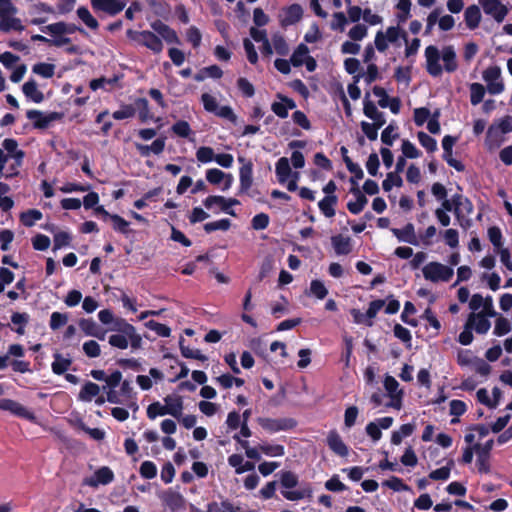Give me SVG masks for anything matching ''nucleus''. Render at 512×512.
I'll use <instances>...</instances> for the list:
<instances>
[{"mask_svg": "<svg viewBox=\"0 0 512 512\" xmlns=\"http://www.w3.org/2000/svg\"><path fill=\"white\" fill-rule=\"evenodd\" d=\"M403 185L402 177L397 172H389L386 179L382 182V188L385 192H389L393 186L401 187Z\"/></svg>", "mask_w": 512, "mask_h": 512, "instance_id": "nucleus-48", "label": "nucleus"}, {"mask_svg": "<svg viewBox=\"0 0 512 512\" xmlns=\"http://www.w3.org/2000/svg\"><path fill=\"white\" fill-rule=\"evenodd\" d=\"M238 161L242 163L239 169V190L240 193H247L253 184V163L242 156L238 157Z\"/></svg>", "mask_w": 512, "mask_h": 512, "instance_id": "nucleus-14", "label": "nucleus"}, {"mask_svg": "<svg viewBox=\"0 0 512 512\" xmlns=\"http://www.w3.org/2000/svg\"><path fill=\"white\" fill-rule=\"evenodd\" d=\"M476 319L474 320L473 329H475L478 334H485L491 327L490 321L487 319V316L484 314H475Z\"/></svg>", "mask_w": 512, "mask_h": 512, "instance_id": "nucleus-58", "label": "nucleus"}, {"mask_svg": "<svg viewBox=\"0 0 512 512\" xmlns=\"http://www.w3.org/2000/svg\"><path fill=\"white\" fill-rule=\"evenodd\" d=\"M11 322L18 326L15 332L19 335H23L25 333V326L29 322V315L27 313L14 312L11 315Z\"/></svg>", "mask_w": 512, "mask_h": 512, "instance_id": "nucleus-43", "label": "nucleus"}, {"mask_svg": "<svg viewBox=\"0 0 512 512\" xmlns=\"http://www.w3.org/2000/svg\"><path fill=\"white\" fill-rule=\"evenodd\" d=\"M486 15L491 16L496 22H502L508 14V9L500 0H479Z\"/></svg>", "mask_w": 512, "mask_h": 512, "instance_id": "nucleus-15", "label": "nucleus"}, {"mask_svg": "<svg viewBox=\"0 0 512 512\" xmlns=\"http://www.w3.org/2000/svg\"><path fill=\"white\" fill-rule=\"evenodd\" d=\"M196 158L201 163H209L211 161H214V150L211 147L202 146L197 149Z\"/></svg>", "mask_w": 512, "mask_h": 512, "instance_id": "nucleus-63", "label": "nucleus"}, {"mask_svg": "<svg viewBox=\"0 0 512 512\" xmlns=\"http://www.w3.org/2000/svg\"><path fill=\"white\" fill-rule=\"evenodd\" d=\"M119 78L120 77L118 75H114L112 78L100 77L92 79L90 81L89 86L93 91H96L100 88H105V85L113 86L115 83L119 81Z\"/></svg>", "mask_w": 512, "mask_h": 512, "instance_id": "nucleus-57", "label": "nucleus"}, {"mask_svg": "<svg viewBox=\"0 0 512 512\" xmlns=\"http://www.w3.org/2000/svg\"><path fill=\"white\" fill-rule=\"evenodd\" d=\"M331 243L337 255H348L352 251L351 239L341 234L331 237Z\"/></svg>", "mask_w": 512, "mask_h": 512, "instance_id": "nucleus-24", "label": "nucleus"}, {"mask_svg": "<svg viewBox=\"0 0 512 512\" xmlns=\"http://www.w3.org/2000/svg\"><path fill=\"white\" fill-rule=\"evenodd\" d=\"M259 450L267 456L276 457L283 456L285 454V448L283 445H271L263 444L259 446Z\"/></svg>", "mask_w": 512, "mask_h": 512, "instance_id": "nucleus-59", "label": "nucleus"}, {"mask_svg": "<svg viewBox=\"0 0 512 512\" xmlns=\"http://www.w3.org/2000/svg\"><path fill=\"white\" fill-rule=\"evenodd\" d=\"M328 447L338 456L347 457L349 454L348 446L343 442L337 430H330L327 436Z\"/></svg>", "mask_w": 512, "mask_h": 512, "instance_id": "nucleus-19", "label": "nucleus"}, {"mask_svg": "<svg viewBox=\"0 0 512 512\" xmlns=\"http://www.w3.org/2000/svg\"><path fill=\"white\" fill-rule=\"evenodd\" d=\"M42 217H43V214L40 210L29 209L20 214V221L24 226L32 227V226H34L35 222L41 220Z\"/></svg>", "mask_w": 512, "mask_h": 512, "instance_id": "nucleus-38", "label": "nucleus"}, {"mask_svg": "<svg viewBox=\"0 0 512 512\" xmlns=\"http://www.w3.org/2000/svg\"><path fill=\"white\" fill-rule=\"evenodd\" d=\"M284 17L280 20L282 27L293 25L301 20L303 9L299 4H291L283 9Z\"/></svg>", "mask_w": 512, "mask_h": 512, "instance_id": "nucleus-21", "label": "nucleus"}, {"mask_svg": "<svg viewBox=\"0 0 512 512\" xmlns=\"http://www.w3.org/2000/svg\"><path fill=\"white\" fill-rule=\"evenodd\" d=\"M226 198L220 195H210L203 200V205L208 210H214L217 207L219 210L225 213Z\"/></svg>", "mask_w": 512, "mask_h": 512, "instance_id": "nucleus-41", "label": "nucleus"}, {"mask_svg": "<svg viewBox=\"0 0 512 512\" xmlns=\"http://www.w3.org/2000/svg\"><path fill=\"white\" fill-rule=\"evenodd\" d=\"M307 56H309L308 46L304 43H300L293 51L290 62L294 67H300L304 64V60Z\"/></svg>", "mask_w": 512, "mask_h": 512, "instance_id": "nucleus-35", "label": "nucleus"}, {"mask_svg": "<svg viewBox=\"0 0 512 512\" xmlns=\"http://www.w3.org/2000/svg\"><path fill=\"white\" fill-rule=\"evenodd\" d=\"M51 241L47 235L37 234L32 238V246L35 250L45 251L50 247Z\"/></svg>", "mask_w": 512, "mask_h": 512, "instance_id": "nucleus-64", "label": "nucleus"}, {"mask_svg": "<svg viewBox=\"0 0 512 512\" xmlns=\"http://www.w3.org/2000/svg\"><path fill=\"white\" fill-rule=\"evenodd\" d=\"M33 73L43 77L52 78L55 73V65L51 63L39 62L32 67Z\"/></svg>", "mask_w": 512, "mask_h": 512, "instance_id": "nucleus-42", "label": "nucleus"}, {"mask_svg": "<svg viewBox=\"0 0 512 512\" xmlns=\"http://www.w3.org/2000/svg\"><path fill=\"white\" fill-rule=\"evenodd\" d=\"M83 352L89 358H96L101 354L100 345L95 340H89L83 344Z\"/></svg>", "mask_w": 512, "mask_h": 512, "instance_id": "nucleus-62", "label": "nucleus"}, {"mask_svg": "<svg viewBox=\"0 0 512 512\" xmlns=\"http://www.w3.org/2000/svg\"><path fill=\"white\" fill-rule=\"evenodd\" d=\"M476 319V316L474 313H471L467 319V322L464 326V330L459 334L458 342L464 346L470 345L473 341V326H474V320Z\"/></svg>", "mask_w": 512, "mask_h": 512, "instance_id": "nucleus-31", "label": "nucleus"}, {"mask_svg": "<svg viewBox=\"0 0 512 512\" xmlns=\"http://www.w3.org/2000/svg\"><path fill=\"white\" fill-rule=\"evenodd\" d=\"M441 58L444 62V69L448 73H453L458 68L456 52L453 46H445L442 50Z\"/></svg>", "mask_w": 512, "mask_h": 512, "instance_id": "nucleus-26", "label": "nucleus"}, {"mask_svg": "<svg viewBox=\"0 0 512 512\" xmlns=\"http://www.w3.org/2000/svg\"><path fill=\"white\" fill-rule=\"evenodd\" d=\"M53 39H49L43 35L35 34L31 36V40L35 42L46 43L49 46L62 47L71 42L70 38H57L56 36H52Z\"/></svg>", "mask_w": 512, "mask_h": 512, "instance_id": "nucleus-40", "label": "nucleus"}, {"mask_svg": "<svg viewBox=\"0 0 512 512\" xmlns=\"http://www.w3.org/2000/svg\"><path fill=\"white\" fill-rule=\"evenodd\" d=\"M470 89V102L472 105H478L483 101L486 93V88L481 83H471Z\"/></svg>", "mask_w": 512, "mask_h": 512, "instance_id": "nucleus-39", "label": "nucleus"}, {"mask_svg": "<svg viewBox=\"0 0 512 512\" xmlns=\"http://www.w3.org/2000/svg\"><path fill=\"white\" fill-rule=\"evenodd\" d=\"M28 13L31 16H35L31 19L30 23L33 25H42L47 22V17L43 16L44 14H55V9L45 3V2H37L33 3L28 7Z\"/></svg>", "mask_w": 512, "mask_h": 512, "instance_id": "nucleus-17", "label": "nucleus"}, {"mask_svg": "<svg viewBox=\"0 0 512 512\" xmlns=\"http://www.w3.org/2000/svg\"><path fill=\"white\" fill-rule=\"evenodd\" d=\"M114 480L113 471L107 467L103 466L97 469L94 472V475L91 477H86L83 479L82 485L89 487H97L99 484L108 485Z\"/></svg>", "mask_w": 512, "mask_h": 512, "instance_id": "nucleus-16", "label": "nucleus"}, {"mask_svg": "<svg viewBox=\"0 0 512 512\" xmlns=\"http://www.w3.org/2000/svg\"><path fill=\"white\" fill-rule=\"evenodd\" d=\"M382 485L389 489L400 492V491H411L410 486L405 484L403 480L396 476H391L389 479L382 482Z\"/></svg>", "mask_w": 512, "mask_h": 512, "instance_id": "nucleus-49", "label": "nucleus"}, {"mask_svg": "<svg viewBox=\"0 0 512 512\" xmlns=\"http://www.w3.org/2000/svg\"><path fill=\"white\" fill-rule=\"evenodd\" d=\"M95 12H103L109 16H116L124 10L127 2L125 0H90Z\"/></svg>", "mask_w": 512, "mask_h": 512, "instance_id": "nucleus-12", "label": "nucleus"}, {"mask_svg": "<svg viewBox=\"0 0 512 512\" xmlns=\"http://www.w3.org/2000/svg\"><path fill=\"white\" fill-rule=\"evenodd\" d=\"M464 20L470 30L476 29L481 22V11L477 5H471L466 8Z\"/></svg>", "mask_w": 512, "mask_h": 512, "instance_id": "nucleus-29", "label": "nucleus"}, {"mask_svg": "<svg viewBox=\"0 0 512 512\" xmlns=\"http://www.w3.org/2000/svg\"><path fill=\"white\" fill-rule=\"evenodd\" d=\"M257 423L261 426L262 429L269 433L293 430L298 425V422L291 417H284L278 419L258 417Z\"/></svg>", "mask_w": 512, "mask_h": 512, "instance_id": "nucleus-6", "label": "nucleus"}, {"mask_svg": "<svg viewBox=\"0 0 512 512\" xmlns=\"http://www.w3.org/2000/svg\"><path fill=\"white\" fill-rule=\"evenodd\" d=\"M511 331V324L509 320L503 316L497 318L494 327V334L496 336H504Z\"/></svg>", "mask_w": 512, "mask_h": 512, "instance_id": "nucleus-60", "label": "nucleus"}, {"mask_svg": "<svg viewBox=\"0 0 512 512\" xmlns=\"http://www.w3.org/2000/svg\"><path fill=\"white\" fill-rule=\"evenodd\" d=\"M458 138L451 135H446L442 139V148L443 155L442 158L447 162V164L453 167L458 172H463L465 170V165L453 158V146L457 142Z\"/></svg>", "mask_w": 512, "mask_h": 512, "instance_id": "nucleus-13", "label": "nucleus"}, {"mask_svg": "<svg viewBox=\"0 0 512 512\" xmlns=\"http://www.w3.org/2000/svg\"><path fill=\"white\" fill-rule=\"evenodd\" d=\"M25 152L19 150L12 155L14 162L9 166L7 172L2 174L5 178H13L19 175V168L22 166Z\"/></svg>", "mask_w": 512, "mask_h": 512, "instance_id": "nucleus-34", "label": "nucleus"}, {"mask_svg": "<svg viewBox=\"0 0 512 512\" xmlns=\"http://www.w3.org/2000/svg\"><path fill=\"white\" fill-rule=\"evenodd\" d=\"M126 35L130 40L150 49L154 53H160L163 50L162 40L151 31H135L128 29Z\"/></svg>", "mask_w": 512, "mask_h": 512, "instance_id": "nucleus-4", "label": "nucleus"}, {"mask_svg": "<svg viewBox=\"0 0 512 512\" xmlns=\"http://www.w3.org/2000/svg\"><path fill=\"white\" fill-rule=\"evenodd\" d=\"M43 33L49 34L51 36H56L57 38H66L64 35L73 34L75 32H79L83 35H87L84 28L77 26L74 23H66L63 21H59L56 23L49 24L47 26H43L40 28Z\"/></svg>", "mask_w": 512, "mask_h": 512, "instance_id": "nucleus-9", "label": "nucleus"}, {"mask_svg": "<svg viewBox=\"0 0 512 512\" xmlns=\"http://www.w3.org/2000/svg\"><path fill=\"white\" fill-rule=\"evenodd\" d=\"M109 221L112 222V227L115 231L128 235L130 233V223L118 214H113Z\"/></svg>", "mask_w": 512, "mask_h": 512, "instance_id": "nucleus-47", "label": "nucleus"}, {"mask_svg": "<svg viewBox=\"0 0 512 512\" xmlns=\"http://www.w3.org/2000/svg\"><path fill=\"white\" fill-rule=\"evenodd\" d=\"M78 18L91 30L99 28L98 20L91 14L86 6H80L77 11Z\"/></svg>", "mask_w": 512, "mask_h": 512, "instance_id": "nucleus-32", "label": "nucleus"}, {"mask_svg": "<svg viewBox=\"0 0 512 512\" xmlns=\"http://www.w3.org/2000/svg\"><path fill=\"white\" fill-rule=\"evenodd\" d=\"M17 7L12 0H0V31L8 33L10 31L22 32L25 27L21 19L15 17Z\"/></svg>", "mask_w": 512, "mask_h": 512, "instance_id": "nucleus-2", "label": "nucleus"}, {"mask_svg": "<svg viewBox=\"0 0 512 512\" xmlns=\"http://www.w3.org/2000/svg\"><path fill=\"white\" fill-rule=\"evenodd\" d=\"M473 211L474 205L468 197L458 193L454 194V215L461 227L465 229L470 227L471 220L465 216H470Z\"/></svg>", "mask_w": 512, "mask_h": 512, "instance_id": "nucleus-5", "label": "nucleus"}, {"mask_svg": "<svg viewBox=\"0 0 512 512\" xmlns=\"http://www.w3.org/2000/svg\"><path fill=\"white\" fill-rule=\"evenodd\" d=\"M139 111V119L141 122H147L149 119H152V114L149 109V102L146 98H138L135 101V109Z\"/></svg>", "mask_w": 512, "mask_h": 512, "instance_id": "nucleus-46", "label": "nucleus"}, {"mask_svg": "<svg viewBox=\"0 0 512 512\" xmlns=\"http://www.w3.org/2000/svg\"><path fill=\"white\" fill-rule=\"evenodd\" d=\"M337 203L338 197L336 195H326L318 202V207L325 217L332 218L335 216Z\"/></svg>", "mask_w": 512, "mask_h": 512, "instance_id": "nucleus-28", "label": "nucleus"}, {"mask_svg": "<svg viewBox=\"0 0 512 512\" xmlns=\"http://www.w3.org/2000/svg\"><path fill=\"white\" fill-rule=\"evenodd\" d=\"M165 406L168 410V415L180 419L183 410V400L178 395H167L164 398Z\"/></svg>", "mask_w": 512, "mask_h": 512, "instance_id": "nucleus-23", "label": "nucleus"}, {"mask_svg": "<svg viewBox=\"0 0 512 512\" xmlns=\"http://www.w3.org/2000/svg\"><path fill=\"white\" fill-rule=\"evenodd\" d=\"M276 176L279 183L284 184L292 174V170L289 165V160L286 157H281L276 162L275 168Z\"/></svg>", "mask_w": 512, "mask_h": 512, "instance_id": "nucleus-30", "label": "nucleus"}, {"mask_svg": "<svg viewBox=\"0 0 512 512\" xmlns=\"http://www.w3.org/2000/svg\"><path fill=\"white\" fill-rule=\"evenodd\" d=\"M512 132V116L506 115L498 120L497 123H493L488 127L486 133V143L490 146L499 147L503 141L502 134H508Z\"/></svg>", "mask_w": 512, "mask_h": 512, "instance_id": "nucleus-3", "label": "nucleus"}, {"mask_svg": "<svg viewBox=\"0 0 512 512\" xmlns=\"http://www.w3.org/2000/svg\"><path fill=\"white\" fill-rule=\"evenodd\" d=\"M71 364V359L64 358L60 353H55L51 368L54 374L63 375L70 368Z\"/></svg>", "mask_w": 512, "mask_h": 512, "instance_id": "nucleus-33", "label": "nucleus"}, {"mask_svg": "<svg viewBox=\"0 0 512 512\" xmlns=\"http://www.w3.org/2000/svg\"><path fill=\"white\" fill-rule=\"evenodd\" d=\"M411 1L410 0H399L396 4V9L399 10L397 14V20L399 23H405L410 17L411 10Z\"/></svg>", "mask_w": 512, "mask_h": 512, "instance_id": "nucleus-44", "label": "nucleus"}, {"mask_svg": "<svg viewBox=\"0 0 512 512\" xmlns=\"http://www.w3.org/2000/svg\"><path fill=\"white\" fill-rule=\"evenodd\" d=\"M299 483L298 476L292 471H283L280 475V485L282 496L289 501H298L312 496V489L310 486L304 487L300 490L291 491Z\"/></svg>", "mask_w": 512, "mask_h": 512, "instance_id": "nucleus-1", "label": "nucleus"}, {"mask_svg": "<svg viewBox=\"0 0 512 512\" xmlns=\"http://www.w3.org/2000/svg\"><path fill=\"white\" fill-rule=\"evenodd\" d=\"M209 512H254L245 511L241 506L235 505L229 499H223L221 502H209Z\"/></svg>", "mask_w": 512, "mask_h": 512, "instance_id": "nucleus-25", "label": "nucleus"}, {"mask_svg": "<svg viewBox=\"0 0 512 512\" xmlns=\"http://www.w3.org/2000/svg\"><path fill=\"white\" fill-rule=\"evenodd\" d=\"M184 341H185V339L183 337H180L179 348H180V351H181V354L183 357L188 358V359H196V360H199L202 362L208 360V357L206 355L202 354L200 350H198V349L192 350L189 347L185 346Z\"/></svg>", "mask_w": 512, "mask_h": 512, "instance_id": "nucleus-37", "label": "nucleus"}, {"mask_svg": "<svg viewBox=\"0 0 512 512\" xmlns=\"http://www.w3.org/2000/svg\"><path fill=\"white\" fill-rule=\"evenodd\" d=\"M68 322V314L61 312H53L50 316L49 326L55 331L66 325Z\"/></svg>", "mask_w": 512, "mask_h": 512, "instance_id": "nucleus-53", "label": "nucleus"}, {"mask_svg": "<svg viewBox=\"0 0 512 512\" xmlns=\"http://www.w3.org/2000/svg\"><path fill=\"white\" fill-rule=\"evenodd\" d=\"M22 91L24 95L34 103H41L44 100V94L38 89L34 79L25 82L22 86Z\"/></svg>", "mask_w": 512, "mask_h": 512, "instance_id": "nucleus-27", "label": "nucleus"}, {"mask_svg": "<svg viewBox=\"0 0 512 512\" xmlns=\"http://www.w3.org/2000/svg\"><path fill=\"white\" fill-rule=\"evenodd\" d=\"M416 312V308L414 304L410 301L405 302L403 312L401 313V320L405 324H408L412 327H416L418 325V321L413 318H409V314H414Z\"/></svg>", "mask_w": 512, "mask_h": 512, "instance_id": "nucleus-55", "label": "nucleus"}, {"mask_svg": "<svg viewBox=\"0 0 512 512\" xmlns=\"http://www.w3.org/2000/svg\"><path fill=\"white\" fill-rule=\"evenodd\" d=\"M0 410L9 411L13 415L27 420H35L33 412L28 410L19 402L12 399H0Z\"/></svg>", "mask_w": 512, "mask_h": 512, "instance_id": "nucleus-18", "label": "nucleus"}, {"mask_svg": "<svg viewBox=\"0 0 512 512\" xmlns=\"http://www.w3.org/2000/svg\"><path fill=\"white\" fill-rule=\"evenodd\" d=\"M231 227V221L228 218H223L217 221L208 222L204 224L203 229L206 233H212L217 230L227 231Z\"/></svg>", "mask_w": 512, "mask_h": 512, "instance_id": "nucleus-45", "label": "nucleus"}, {"mask_svg": "<svg viewBox=\"0 0 512 512\" xmlns=\"http://www.w3.org/2000/svg\"><path fill=\"white\" fill-rule=\"evenodd\" d=\"M454 465L453 460H449L446 466L433 470L429 473L432 480H447L450 477L451 467Z\"/></svg>", "mask_w": 512, "mask_h": 512, "instance_id": "nucleus-51", "label": "nucleus"}, {"mask_svg": "<svg viewBox=\"0 0 512 512\" xmlns=\"http://www.w3.org/2000/svg\"><path fill=\"white\" fill-rule=\"evenodd\" d=\"M393 235L400 241L414 246L419 245V240L415 233V227L412 223H407L402 229L391 228Z\"/></svg>", "mask_w": 512, "mask_h": 512, "instance_id": "nucleus-20", "label": "nucleus"}, {"mask_svg": "<svg viewBox=\"0 0 512 512\" xmlns=\"http://www.w3.org/2000/svg\"><path fill=\"white\" fill-rule=\"evenodd\" d=\"M171 131L181 138H187L192 133L190 124L185 120H178L171 126Z\"/></svg>", "mask_w": 512, "mask_h": 512, "instance_id": "nucleus-50", "label": "nucleus"}, {"mask_svg": "<svg viewBox=\"0 0 512 512\" xmlns=\"http://www.w3.org/2000/svg\"><path fill=\"white\" fill-rule=\"evenodd\" d=\"M424 55L426 58L427 73L432 77L441 76L443 68L440 64L441 54L439 49L434 45H429L425 48Z\"/></svg>", "mask_w": 512, "mask_h": 512, "instance_id": "nucleus-11", "label": "nucleus"}, {"mask_svg": "<svg viewBox=\"0 0 512 512\" xmlns=\"http://www.w3.org/2000/svg\"><path fill=\"white\" fill-rule=\"evenodd\" d=\"M26 117L29 120H33V127L35 129L44 130L49 127L51 122L60 120L63 117V113L60 112H50L48 114H44L40 110L31 109L26 112Z\"/></svg>", "mask_w": 512, "mask_h": 512, "instance_id": "nucleus-10", "label": "nucleus"}, {"mask_svg": "<svg viewBox=\"0 0 512 512\" xmlns=\"http://www.w3.org/2000/svg\"><path fill=\"white\" fill-rule=\"evenodd\" d=\"M145 326L161 337H169L171 334L170 327L155 320H149L145 323Z\"/></svg>", "mask_w": 512, "mask_h": 512, "instance_id": "nucleus-54", "label": "nucleus"}, {"mask_svg": "<svg viewBox=\"0 0 512 512\" xmlns=\"http://www.w3.org/2000/svg\"><path fill=\"white\" fill-rule=\"evenodd\" d=\"M166 137L161 136L155 139L150 145L136 143V149L142 157H148L150 153L155 155L161 154L165 149Z\"/></svg>", "mask_w": 512, "mask_h": 512, "instance_id": "nucleus-22", "label": "nucleus"}, {"mask_svg": "<svg viewBox=\"0 0 512 512\" xmlns=\"http://www.w3.org/2000/svg\"><path fill=\"white\" fill-rule=\"evenodd\" d=\"M140 475L145 479H153L157 475V467L152 461H144L140 465Z\"/></svg>", "mask_w": 512, "mask_h": 512, "instance_id": "nucleus-61", "label": "nucleus"}, {"mask_svg": "<svg viewBox=\"0 0 512 512\" xmlns=\"http://www.w3.org/2000/svg\"><path fill=\"white\" fill-rule=\"evenodd\" d=\"M100 392V387L91 381L86 382L80 390L79 398L82 401L90 402Z\"/></svg>", "mask_w": 512, "mask_h": 512, "instance_id": "nucleus-36", "label": "nucleus"}, {"mask_svg": "<svg viewBox=\"0 0 512 512\" xmlns=\"http://www.w3.org/2000/svg\"><path fill=\"white\" fill-rule=\"evenodd\" d=\"M390 43H395L399 37H402L405 42L408 41L407 33L402 30L399 26H390L387 28L384 34Z\"/></svg>", "mask_w": 512, "mask_h": 512, "instance_id": "nucleus-56", "label": "nucleus"}, {"mask_svg": "<svg viewBox=\"0 0 512 512\" xmlns=\"http://www.w3.org/2000/svg\"><path fill=\"white\" fill-rule=\"evenodd\" d=\"M417 138L421 146H423L427 152L432 153L437 150V141L427 133L420 131L417 134Z\"/></svg>", "mask_w": 512, "mask_h": 512, "instance_id": "nucleus-52", "label": "nucleus"}, {"mask_svg": "<svg viewBox=\"0 0 512 512\" xmlns=\"http://www.w3.org/2000/svg\"><path fill=\"white\" fill-rule=\"evenodd\" d=\"M426 280L432 282H449L453 277L454 270L439 262H430L422 270Z\"/></svg>", "mask_w": 512, "mask_h": 512, "instance_id": "nucleus-7", "label": "nucleus"}, {"mask_svg": "<svg viewBox=\"0 0 512 512\" xmlns=\"http://www.w3.org/2000/svg\"><path fill=\"white\" fill-rule=\"evenodd\" d=\"M482 78L487 83V91L491 95H498L504 91L505 85L501 80V68L499 66H489L483 71Z\"/></svg>", "mask_w": 512, "mask_h": 512, "instance_id": "nucleus-8", "label": "nucleus"}]
</instances>
